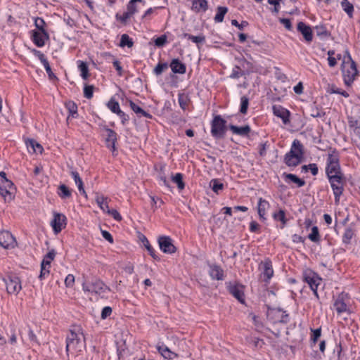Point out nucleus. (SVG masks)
I'll list each match as a JSON object with an SVG mask.
<instances>
[{
	"label": "nucleus",
	"instance_id": "obj_8",
	"mask_svg": "<svg viewBox=\"0 0 360 360\" xmlns=\"http://www.w3.org/2000/svg\"><path fill=\"white\" fill-rule=\"evenodd\" d=\"M328 179L335 197V204H338L340 198L344 191L343 175L337 176H332V177Z\"/></svg>",
	"mask_w": 360,
	"mask_h": 360
},
{
	"label": "nucleus",
	"instance_id": "obj_47",
	"mask_svg": "<svg viewBox=\"0 0 360 360\" xmlns=\"http://www.w3.org/2000/svg\"><path fill=\"white\" fill-rule=\"evenodd\" d=\"M34 24L36 27V30H34L35 31H47L46 29V22L42 18H34Z\"/></svg>",
	"mask_w": 360,
	"mask_h": 360
},
{
	"label": "nucleus",
	"instance_id": "obj_19",
	"mask_svg": "<svg viewBox=\"0 0 360 360\" xmlns=\"http://www.w3.org/2000/svg\"><path fill=\"white\" fill-rule=\"evenodd\" d=\"M209 275L212 280L222 281L224 278V271L217 264L209 265Z\"/></svg>",
	"mask_w": 360,
	"mask_h": 360
},
{
	"label": "nucleus",
	"instance_id": "obj_60",
	"mask_svg": "<svg viewBox=\"0 0 360 360\" xmlns=\"http://www.w3.org/2000/svg\"><path fill=\"white\" fill-rule=\"evenodd\" d=\"M243 73L240 70V68L238 66H235L232 70L230 77L232 79H238L243 76Z\"/></svg>",
	"mask_w": 360,
	"mask_h": 360
},
{
	"label": "nucleus",
	"instance_id": "obj_26",
	"mask_svg": "<svg viewBox=\"0 0 360 360\" xmlns=\"http://www.w3.org/2000/svg\"><path fill=\"white\" fill-rule=\"evenodd\" d=\"M95 200L99 208L106 213L109 210L108 198L103 195L96 193Z\"/></svg>",
	"mask_w": 360,
	"mask_h": 360
},
{
	"label": "nucleus",
	"instance_id": "obj_32",
	"mask_svg": "<svg viewBox=\"0 0 360 360\" xmlns=\"http://www.w3.org/2000/svg\"><path fill=\"white\" fill-rule=\"evenodd\" d=\"M273 219L275 221H281V228L283 229L285 226L287 224V219L285 217V212L283 210H279L278 212H276L272 215Z\"/></svg>",
	"mask_w": 360,
	"mask_h": 360
},
{
	"label": "nucleus",
	"instance_id": "obj_57",
	"mask_svg": "<svg viewBox=\"0 0 360 360\" xmlns=\"http://www.w3.org/2000/svg\"><path fill=\"white\" fill-rule=\"evenodd\" d=\"M131 17H132L127 11L124 12L122 15L117 13L115 18L122 23H125Z\"/></svg>",
	"mask_w": 360,
	"mask_h": 360
},
{
	"label": "nucleus",
	"instance_id": "obj_48",
	"mask_svg": "<svg viewBox=\"0 0 360 360\" xmlns=\"http://www.w3.org/2000/svg\"><path fill=\"white\" fill-rule=\"evenodd\" d=\"M248 106H249V98L245 96H241L240 112L242 114L245 115L248 112Z\"/></svg>",
	"mask_w": 360,
	"mask_h": 360
},
{
	"label": "nucleus",
	"instance_id": "obj_56",
	"mask_svg": "<svg viewBox=\"0 0 360 360\" xmlns=\"http://www.w3.org/2000/svg\"><path fill=\"white\" fill-rule=\"evenodd\" d=\"M0 195L4 198L5 200L12 198L11 191L6 188H4L1 185H0Z\"/></svg>",
	"mask_w": 360,
	"mask_h": 360
},
{
	"label": "nucleus",
	"instance_id": "obj_64",
	"mask_svg": "<svg viewBox=\"0 0 360 360\" xmlns=\"http://www.w3.org/2000/svg\"><path fill=\"white\" fill-rule=\"evenodd\" d=\"M0 185L4 186V188H6L9 191L13 189L14 186L13 183L8 179H5L4 180L1 181Z\"/></svg>",
	"mask_w": 360,
	"mask_h": 360
},
{
	"label": "nucleus",
	"instance_id": "obj_31",
	"mask_svg": "<svg viewBox=\"0 0 360 360\" xmlns=\"http://www.w3.org/2000/svg\"><path fill=\"white\" fill-rule=\"evenodd\" d=\"M141 239V241H142L144 247L146 248V250H148V252L150 254V255L154 259L159 260L160 258H159L158 255L156 254V252H155V249L150 244V242L147 239V238L145 236H142V238Z\"/></svg>",
	"mask_w": 360,
	"mask_h": 360
},
{
	"label": "nucleus",
	"instance_id": "obj_49",
	"mask_svg": "<svg viewBox=\"0 0 360 360\" xmlns=\"http://www.w3.org/2000/svg\"><path fill=\"white\" fill-rule=\"evenodd\" d=\"M50 269L51 266L41 264L40 274L39 276L40 280H44L47 278L50 274Z\"/></svg>",
	"mask_w": 360,
	"mask_h": 360
},
{
	"label": "nucleus",
	"instance_id": "obj_35",
	"mask_svg": "<svg viewBox=\"0 0 360 360\" xmlns=\"http://www.w3.org/2000/svg\"><path fill=\"white\" fill-rule=\"evenodd\" d=\"M341 6L343 11L350 18L353 17L354 8L352 3H350L348 0H342L341 1Z\"/></svg>",
	"mask_w": 360,
	"mask_h": 360
},
{
	"label": "nucleus",
	"instance_id": "obj_38",
	"mask_svg": "<svg viewBox=\"0 0 360 360\" xmlns=\"http://www.w3.org/2000/svg\"><path fill=\"white\" fill-rule=\"evenodd\" d=\"M228 11V8L225 6H219L217 10V13L214 16L215 22H221L224 20V16Z\"/></svg>",
	"mask_w": 360,
	"mask_h": 360
},
{
	"label": "nucleus",
	"instance_id": "obj_53",
	"mask_svg": "<svg viewBox=\"0 0 360 360\" xmlns=\"http://www.w3.org/2000/svg\"><path fill=\"white\" fill-rule=\"evenodd\" d=\"M302 169L304 170L309 169L311 174L316 176L319 172L318 166L315 163H310L308 165H304Z\"/></svg>",
	"mask_w": 360,
	"mask_h": 360
},
{
	"label": "nucleus",
	"instance_id": "obj_20",
	"mask_svg": "<svg viewBox=\"0 0 360 360\" xmlns=\"http://www.w3.org/2000/svg\"><path fill=\"white\" fill-rule=\"evenodd\" d=\"M169 67L174 74L183 75L186 72V65L178 58L172 59L170 62Z\"/></svg>",
	"mask_w": 360,
	"mask_h": 360
},
{
	"label": "nucleus",
	"instance_id": "obj_10",
	"mask_svg": "<svg viewBox=\"0 0 360 360\" xmlns=\"http://www.w3.org/2000/svg\"><path fill=\"white\" fill-rule=\"evenodd\" d=\"M158 242L160 250L164 253L173 254L176 251V248L173 244L172 239L169 236H160Z\"/></svg>",
	"mask_w": 360,
	"mask_h": 360
},
{
	"label": "nucleus",
	"instance_id": "obj_34",
	"mask_svg": "<svg viewBox=\"0 0 360 360\" xmlns=\"http://www.w3.org/2000/svg\"><path fill=\"white\" fill-rule=\"evenodd\" d=\"M182 37L184 38L191 40L192 42L196 44L197 45H198L199 44H202L205 41V37L203 34L193 36L188 33H184L182 34Z\"/></svg>",
	"mask_w": 360,
	"mask_h": 360
},
{
	"label": "nucleus",
	"instance_id": "obj_52",
	"mask_svg": "<svg viewBox=\"0 0 360 360\" xmlns=\"http://www.w3.org/2000/svg\"><path fill=\"white\" fill-rule=\"evenodd\" d=\"M168 67V65L167 63H158V65L155 66V68H154L153 70V72L156 75H160L162 73V72L167 69Z\"/></svg>",
	"mask_w": 360,
	"mask_h": 360
},
{
	"label": "nucleus",
	"instance_id": "obj_23",
	"mask_svg": "<svg viewBox=\"0 0 360 360\" xmlns=\"http://www.w3.org/2000/svg\"><path fill=\"white\" fill-rule=\"evenodd\" d=\"M270 207L269 202L262 198H260L258 200L257 203V212L259 216V218L262 221L266 220V210Z\"/></svg>",
	"mask_w": 360,
	"mask_h": 360
},
{
	"label": "nucleus",
	"instance_id": "obj_6",
	"mask_svg": "<svg viewBox=\"0 0 360 360\" xmlns=\"http://www.w3.org/2000/svg\"><path fill=\"white\" fill-rule=\"evenodd\" d=\"M304 281L309 285V288L313 292V294L317 300L319 299L318 293V287L320 285L322 278L319 274L314 271L308 269L303 272Z\"/></svg>",
	"mask_w": 360,
	"mask_h": 360
},
{
	"label": "nucleus",
	"instance_id": "obj_45",
	"mask_svg": "<svg viewBox=\"0 0 360 360\" xmlns=\"http://www.w3.org/2000/svg\"><path fill=\"white\" fill-rule=\"evenodd\" d=\"M172 181L177 185L179 190H183L185 187V184L183 181V175L181 173H176L172 177Z\"/></svg>",
	"mask_w": 360,
	"mask_h": 360
},
{
	"label": "nucleus",
	"instance_id": "obj_17",
	"mask_svg": "<svg viewBox=\"0 0 360 360\" xmlns=\"http://www.w3.org/2000/svg\"><path fill=\"white\" fill-rule=\"evenodd\" d=\"M103 129L106 132V146L113 153L116 150L115 143L117 139V134L114 130L109 129L107 127H104Z\"/></svg>",
	"mask_w": 360,
	"mask_h": 360
},
{
	"label": "nucleus",
	"instance_id": "obj_62",
	"mask_svg": "<svg viewBox=\"0 0 360 360\" xmlns=\"http://www.w3.org/2000/svg\"><path fill=\"white\" fill-rule=\"evenodd\" d=\"M116 115L120 118L121 122L123 125H125L129 120V115H127L122 110Z\"/></svg>",
	"mask_w": 360,
	"mask_h": 360
},
{
	"label": "nucleus",
	"instance_id": "obj_61",
	"mask_svg": "<svg viewBox=\"0 0 360 360\" xmlns=\"http://www.w3.org/2000/svg\"><path fill=\"white\" fill-rule=\"evenodd\" d=\"M28 146H31L34 152H40L43 150L42 146L34 140H30Z\"/></svg>",
	"mask_w": 360,
	"mask_h": 360
},
{
	"label": "nucleus",
	"instance_id": "obj_59",
	"mask_svg": "<svg viewBox=\"0 0 360 360\" xmlns=\"http://www.w3.org/2000/svg\"><path fill=\"white\" fill-rule=\"evenodd\" d=\"M75 281V278L73 274H69L65 279V285L67 288H72Z\"/></svg>",
	"mask_w": 360,
	"mask_h": 360
},
{
	"label": "nucleus",
	"instance_id": "obj_37",
	"mask_svg": "<svg viewBox=\"0 0 360 360\" xmlns=\"http://www.w3.org/2000/svg\"><path fill=\"white\" fill-rule=\"evenodd\" d=\"M143 0H130L127 5V11L133 16L138 12L137 3L141 2Z\"/></svg>",
	"mask_w": 360,
	"mask_h": 360
},
{
	"label": "nucleus",
	"instance_id": "obj_29",
	"mask_svg": "<svg viewBox=\"0 0 360 360\" xmlns=\"http://www.w3.org/2000/svg\"><path fill=\"white\" fill-rule=\"evenodd\" d=\"M334 307L338 314H341L344 312H349L345 302L342 298L338 297L334 302Z\"/></svg>",
	"mask_w": 360,
	"mask_h": 360
},
{
	"label": "nucleus",
	"instance_id": "obj_9",
	"mask_svg": "<svg viewBox=\"0 0 360 360\" xmlns=\"http://www.w3.org/2000/svg\"><path fill=\"white\" fill-rule=\"evenodd\" d=\"M7 292L9 294L17 295L22 289L21 281L19 277L15 275H9L3 278Z\"/></svg>",
	"mask_w": 360,
	"mask_h": 360
},
{
	"label": "nucleus",
	"instance_id": "obj_25",
	"mask_svg": "<svg viewBox=\"0 0 360 360\" xmlns=\"http://www.w3.org/2000/svg\"><path fill=\"white\" fill-rule=\"evenodd\" d=\"M283 177L287 184L293 183L297 185V187H302L305 185V181L299 178L294 174L283 173Z\"/></svg>",
	"mask_w": 360,
	"mask_h": 360
},
{
	"label": "nucleus",
	"instance_id": "obj_16",
	"mask_svg": "<svg viewBox=\"0 0 360 360\" xmlns=\"http://www.w3.org/2000/svg\"><path fill=\"white\" fill-rule=\"evenodd\" d=\"M272 111L275 116L281 119L284 124L290 123V112L288 110L280 105H274L272 106Z\"/></svg>",
	"mask_w": 360,
	"mask_h": 360
},
{
	"label": "nucleus",
	"instance_id": "obj_63",
	"mask_svg": "<svg viewBox=\"0 0 360 360\" xmlns=\"http://www.w3.org/2000/svg\"><path fill=\"white\" fill-rule=\"evenodd\" d=\"M112 314V308L110 307H105L103 308L101 317L102 319H105Z\"/></svg>",
	"mask_w": 360,
	"mask_h": 360
},
{
	"label": "nucleus",
	"instance_id": "obj_39",
	"mask_svg": "<svg viewBox=\"0 0 360 360\" xmlns=\"http://www.w3.org/2000/svg\"><path fill=\"white\" fill-rule=\"evenodd\" d=\"M65 107L69 112V116H71L72 118H76L78 115L77 114V105L73 101H68L65 103Z\"/></svg>",
	"mask_w": 360,
	"mask_h": 360
},
{
	"label": "nucleus",
	"instance_id": "obj_44",
	"mask_svg": "<svg viewBox=\"0 0 360 360\" xmlns=\"http://www.w3.org/2000/svg\"><path fill=\"white\" fill-rule=\"evenodd\" d=\"M316 35L320 38H326L329 36L327 28L323 25H319L314 27Z\"/></svg>",
	"mask_w": 360,
	"mask_h": 360
},
{
	"label": "nucleus",
	"instance_id": "obj_36",
	"mask_svg": "<svg viewBox=\"0 0 360 360\" xmlns=\"http://www.w3.org/2000/svg\"><path fill=\"white\" fill-rule=\"evenodd\" d=\"M308 238L316 243H319L321 241V236L319 233V228L316 226H314L311 229V233L308 235Z\"/></svg>",
	"mask_w": 360,
	"mask_h": 360
},
{
	"label": "nucleus",
	"instance_id": "obj_51",
	"mask_svg": "<svg viewBox=\"0 0 360 360\" xmlns=\"http://www.w3.org/2000/svg\"><path fill=\"white\" fill-rule=\"evenodd\" d=\"M94 87L93 85L84 84V96L87 99H91L94 95Z\"/></svg>",
	"mask_w": 360,
	"mask_h": 360
},
{
	"label": "nucleus",
	"instance_id": "obj_7",
	"mask_svg": "<svg viewBox=\"0 0 360 360\" xmlns=\"http://www.w3.org/2000/svg\"><path fill=\"white\" fill-rule=\"evenodd\" d=\"M226 120L220 115H216L211 122V134L215 139L224 137L226 133Z\"/></svg>",
	"mask_w": 360,
	"mask_h": 360
},
{
	"label": "nucleus",
	"instance_id": "obj_13",
	"mask_svg": "<svg viewBox=\"0 0 360 360\" xmlns=\"http://www.w3.org/2000/svg\"><path fill=\"white\" fill-rule=\"evenodd\" d=\"M66 224L67 218L63 214L54 212L53 218L51 221V226L55 233H60L65 227Z\"/></svg>",
	"mask_w": 360,
	"mask_h": 360
},
{
	"label": "nucleus",
	"instance_id": "obj_24",
	"mask_svg": "<svg viewBox=\"0 0 360 360\" xmlns=\"http://www.w3.org/2000/svg\"><path fill=\"white\" fill-rule=\"evenodd\" d=\"M156 349L158 352L167 359H173L174 358L177 357V354L173 352H172L168 347H167L165 344H158L156 346Z\"/></svg>",
	"mask_w": 360,
	"mask_h": 360
},
{
	"label": "nucleus",
	"instance_id": "obj_58",
	"mask_svg": "<svg viewBox=\"0 0 360 360\" xmlns=\"http://www.w3.org/2000/svg\"><path fill=\"white\" fill-rule=\"evenodd\" d=\"M105 214H108V215L111 216L115 220L117 221H120L122 219L121 214L118 212L117 210L109 209V210Z\"/></svg>",
	"mask_w": 360,
	"mask_h": 360
},
{
	"label": "nucleus",
	"instance_id": "obj_33",
	"mask_svg": "<svg viewBox=\"0 0 360 360\" xmlns=\"http://www.w3.org/2000/svg\"><path fill=\"white\" fill-rule=\"evenodd\" d=\"M57 194L61 199H66L71 197L72 192L66 185L60 184L58 188Z\"/></svg>",
	"mask_w": 360,
	"mask_h": 360
},
{
	"label": "nucleus",
	"instance_id": "obj_55",
	"mask_svg": "<svg viewBox=\"0 0 360 360\" xmlns=\"http://www.w3.org/2000/svg\"><path fill=\"white\" fill-rule=\"evenodd\" d=\"M32 53L40 60L41 64L48 60L44 54L37 49H33Z\"/></svg>",
	"mask_w": 360,
	"mask_h": 360
},
{
	"label": "nucleus",
	"instance_id": "obj_27",
	"mask_svg": "<svg viewBox=\"0 0 360 360\" xmlns=\"http://www.w3.org/2000/svg\"><path fill=\"white\" fill-rule=\"evenodd\" d=\"M71 176L75 181V183L76 186H77V188H78L79 193L82 195H84L86 198L87 194L84 190L83 181L82 180V179L80 178L79 173L77 171H72Z\"/></svg>",
	"mask_w": 360,
	"mask_h": 360
},
{
	"label": "nucleus",
	"instance_id": "obj_21",
	"mask_svg": "<svg viewBox=\"0 0 360 360\" xmlns=\"http://www.w3.org/2000/svg\"><path fill=\"white\" fill-rule=\"evenodd\" d=\"M208 9L207 0H191V10L196 13H205Z\"/></svg>",
	"mask_w": 360,
	"mask_h": 360
},
{
	"label": "nucleus",
	"instance_id": "obj_5",
	"mask_svg": "<svg viewBox=\"0 0 360 360\" xmlns=\"http://www.w3.org/2000/svg\"><path fill=\"white\" fill-rule=\"evenodd\" d=\"M326 173L328 178L332 176L343 175L341 172L339 154L335 150H332L328 155Z\"/></svg>",
	"mask_w": 360,
	"mask_h": 360
},
{
	"label": "nucleus",
	"instance_id": "obj_11",
	"mask_svg": "<svg viewBox=\"0 0 360 360\" xmlns=\"http://www.w3.org/2000/svg\"><path fill=\"white\" fill-rule=\"evenodd\" d=\"M30 38L33 44L39 48L43 47L49 39L47 31H30Z\"/></svg>",
	"mask_w": 360,
	"mask_h": 360
},
{
	"label": "nucleus",
	"instance_id": "obj_46",
	"mask_svg": "<svg viewBox=\"0 0 360 360\" xmlns=\"http://www.w3.org/2000/svg\"><path fill=\"white\" fill-rule=\"evenodd\" d=\"M107 107L113 113L117 114L120 110L119 103L114 98H111L107 103Z\"/></svg>",
	"mask_w": 360,
	"mask_h": 360
},
{
	"label": "nucleus",
	"instance_id": "obj_28",
	"mask_svg": "<svg viewBox=\"0 0 360 360\" xmlns=\"http://www.w3.org/2000/svg\"><path fill=\"white\" fill-rule=\"evenodd\" d=\"M77 68L80 72V77L84 80H87L89 77V67L86 62H84L82 60H77Z\"/></svg>",
	"mask_w": 360,
	"mask_h": 360
},
{
	"label": "nucleus",
	"instance_id": "obj_42",
	"mask_svg": "<svg viewBox=\"0 0 360 360\" xmlns=\"http://www.w3.org/2000/svg\"><path fill=\"white\" fill-rule=\"evenodd\" d=\"M134 42L132 39L127 34H123L121 36L120 42V47H128L131 48L133 46Z\"/></svg>",
	"mask_w": 360,
	"mask_h": 360
},
{
	"label": "nucleus",
	"instance_id": "obj_12",
	"mask_svg": "<svg viewBox=\"0 0 360 360\" xmlns=\"http://www.w3.org/2000/svg\"><path fill=\"white\" fill-rule=\"evenodd\" d=\"M0 245L5 249H13L17 245V241L11 232L8 231H1Z\"/></svg>",
	"mask_w": 360,
	"mask_h": 360
},
{
	"label": "nucleus",
	"instance_id": "obj_50",
	"mask_svg": "<svg viewBox=\"0 0 360 360\" xmlns=\"http://www.w3.org/2000/svg\"><path fill=\"white\" fill-rule=\"evenodd\" d=\"M210 185L212 186V191L217 193H219V191H221L224 188L223 184L217 179H212L210 182Z\"/></svg>",
	"mask_w": 360,
	"mask_h": 360
},
{
	"label": "nucleus",
	"instance_id": "obj_41",
	"mask_svg": "<svg viewBox=\"0 0 360 360\" xmlns=\"http://www.w3.org/2000/svg\"><path fill=\"white\" fill-rule=\"evenodd\" d=\"M56 252L54 250H51L46 254L41 262V264L51 266V262L53 261L56 257Z\"/></svg>",
	"mask_w": 360,
	"mask_h": 360
},
{
	"label": "nucleus",
	"instance_id": "obj_43",
	"mask_svg": "<svg viewBox=\"0 0 360 360\" xmlns=\"http://www.w3.org/2000/svg\"><path fill=\"white\" fill-rule=\"evenodd\" d=\"M354 236V231L350 227H347L345 230L344 234L342 236V243L344 244H349L352 238Z\"/></svg>",
	"mask_w": 360,
	"mask_h": 360
},
{
	"label": "nucleus",
	"instance_id": "obj_22",
	"mask_svg": "<svg viewBox=\"0 0 360 360\" xmlns=\"http://www.w3.org/2000/svg\"><path fill=\"white\" fill-rule=\"evenodd\" d=\"M229 129L233 134L243 137H248L251 131V128L248 124L241 127L231 124Z\"/></svg>",
	"mask_w": 360,
	"mask_h": 360
},
{
	"label": "nucleus",
	"instance_id": "obj_18",
	"mask_svg": "<svg viewBox=\"0 0 360 360\" xmlns=\"http://www.w3.org/2000/svg\"><path fill=\"white\" fill-rule=\"evenodd\" d=\"M297 30L302 34L304 40L310 43L313 39V32L311 27L303 22H299L297 26Z\"/></svg>",
	"mask_w": 360,
	"mask_h": 360
},
{
	"label": "nucleus",
	"instance_id": "obj_14",
	"mask_svg": "<svg viewBox=\"0 0 360 360\" xmlns=\"http://www.w3.org/2000/svg\"><path fill=\"white\" fill-rule=\"evenodd\" d=\"M229 292L240 303H245L244 286L237 283H229L227 285Z\"/></svg>",
	"mask_w": 360,
	"mask_h": 360
},
{
	"label": "nucleus",
	"instance_id": "obj_2",
	"mask_svg": "<svg viewBox=\"0 0 360 360\" xmlns=\"http://www.w3.org/2000/svg\"><path fill=\"white\" fill-rule=\"evenodd\" d=\"M82 286L84 293L95 295L102 298L110 291V288L98 278H84Z\"/></svg>",
	"mask_w": 360,
	"mask_h": 360
},
{
	"label": "nucleus",
	"instance_id": "obj_15",
	"mask_svg": "<svg viewBox=\"0 0 360 360\" xmlns=\"http://www.w3.org/2000/svg\"><path fill=\"white\" fill-rule=\"evenodd\" d=\"M260 267L262 269V274L264 277V281L267 283H269L274 274L271 259L269 258L265 259L261 262Z\"/></svg>",
	"mask_w": 360,
	"mask_h": 360
},
{
	"label": "nucleus",
	"instance_id": "obj_54",
	"mask_svg": "<svg viewBox=\"0 0 360 360\" xmlns=\"http://www.w3.org/2000/svg\"><path fill=\"white\" fill-rule=\"evenodd\" d=\"M167 42V36L162 34L154 39V44L158 47L163 46Z\"/></svg>",
	"mask_w": 360,
	"mask_h": 360
},
{
	"label": "nucleus",
	"instance_id": "obj_30",
	"mask_svg": "<svg viewBox=\"0 0 360 360\" xmlns=\"http://www.w3.org/2000/svg\"><path fill=\"white\" fill-rule=\"evenodd\" d=\"M191 101L190 96L186 93H179L178 94V102L180 108L183 110H186Z\"/></svg>",
	"mask_w": 360,
	"mask_h": 360
},
{
	"label": "nucleus",
	"instance_id": "obj_3",
	"mask_svg": "<svg viewBox=\"0 0 360 360\" xmlns=\"http://www.w3.org/2000/svg\"><path fill=\"white\" fill-rule=\"evenodd\" d=\"M341 69L345 84L347 86H350L354 82L358 70L356 63L348 51H346L345 55L342 58Z\"/></svg>",
	"mask_w": 360,
	"mask_h": 360
},
{
	"label": "nucleus",
	"instance_id": "obj_1",
	"mask_svg": "<svg viewBox=\"0 0 360 360\" xmlns=\"http://www.w3.org/2000/svg\"><path fill=\"white\" fill-rule=\"evenodd\" d=\"M86 347L85 338L81 328L77 327L70 330L66 337V353L77 355Z\"/></svg>",
	"mask_w": 360,
	"mask_h": 360
},
{
	"label": "nucleus",
	"instance_id": "obj_40",
	"mask_svg": "<svg viewBox=\"0 0 360 360\" xmlns=\"http://www.w3.org/2000/svg\"><path fill=\"white\" fill-rule=\"evenodd\" d=\"M311 333L310 344L311 347H314L321 335V328L316 329L311 328Z\"/></svg>",
	"mask_w": 360,
	"mask_h": 360
},
{
	"label": "nucleus",
	"instance_id": "obj_4",
	"mask_svg": "<svg viewBox=\"0 0 360 360\" xmlns=\"http://www.w3.org/2000/svg\"><path fill=\"white\" fill-rule=\"evenodd\" d=\"M303 156L304 146L299 140L295 139L290 151L285 155L284 162L288 167H295L302 162Z\"/></svg>",
	"mask_w": 360,
	"mask_h": 360
}]
</instances>
